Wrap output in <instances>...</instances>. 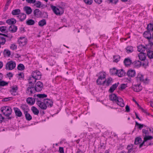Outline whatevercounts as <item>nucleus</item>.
<instances>
[{
  "label": "nucleus",
  "instance_id": "338daca9",
  "mask_svg": "<svg viewBox=\"0 0 153 153\" xmlns=\"http://www.w3.org/2000/svg\"><path fill=\"white\" fill-rule=\"evenodd\" d=\"M118 0H108V1L109 3H111L116 4Z\"/></svg>",
  "mask_w": 153,
  "mask_h": 153
},
{
  "label": "nucleus",
  "instance_id": "4be33fe9",
  "mask_svg": "<svg viewBox=\"0 0 153 153\" xmlns=\"http://www.w3.org/2000/svg\"><path fill=\"white\" fill-rule=\"evenodd\" d=\"M38 105L41 109L43 110H45L47 108L46 104L44 101L43 102H39Z\"/></svg>",
  "mask_w": 153,
  "mask_h": 153
},
{
  "label": "nucleus",
  "instance_id": "6ab92c4d",
  "mask_svg": "<svg viewBox=\"0 0 153 153\" xmlns=\"http://www.w3.org/2000/svg\"><path fill=\"white\" fill-rule=\"evenodd\" d=\"M17 30V27L14 25H11L8 28L9 31L11 33H15L16 31Z\"/></svg>",
  "mask_w": 153,
  "mask_h": 153
},
{
  "label": "nucleus",
  "instance_id": "b1692460",
  "mask_svg": "<svg viewBox=\"0 0 153 153\" xmlns=\"http://www.w3.org/2000/svg\"><path fill=\"white\" fill-rule=\"evenodd\" d=\"M24 10L26 12L27 14H30L32 12V10L31 7L28 6H25L24 7Z\"/></svg>",
  "mask_w": 153,
  "mask_h": 153
},
{
  "label": "nucleus",
  "instance_id": "1a4fd4ad",
  "mask_svg": "<svg viewBox=\"0 0 153 153\" xmlns=\"http://www.w3.org/2000/svg\"><path fill=\"white\" fill-rule=\"evenodd\" d=\"M18 87L16 85L13 86L11 87L10 92L12 95L15 96L17 94V91L18 90Z\"/></svg>",
  "mask_w": 153,
  "mask_h": 153
},
{
  "label": "nucleus",
  "instance_id": "9b49d317",
  "mask_svg": "<svg viewBox=\"0 0 153 153\" xmlns=\"http://www.w3.org/2000/svg\"><path fill=\"white\" fill-rule=\"evenodd\" d=\"M136 73L134 70L130 69L127 72V75L130 77H134Z\"/></svg>",
  "mask_w": 153,
  "mask_h": 153
},
{
  "label": "nucleus",
  "instance_id": "2f4dec72",
  "mask_svg": "<svg viewBox=\"0 0 153 153\" xmlns=\"http://www.w3.org/2000/svg\"><path fill=\"white\" fill-rule=\"evenodd\" d=\"M34 5L38 8L43 7L45 6L44 4H42L41 2L39 1H36V2L34 3Z\"/></svg>",
  "mask_w": 153,
  "mask_h": 153
},
{
  "label": "nucleus",
  "instance_id": "7ed1b4c3",
  "mask_svg": "<svg viewBox=\"0 0 153 153\" xmlns=\"http://www.w3.org/2000/svg\"><path fill=\"white\" fill-rule=\"evenodd\" d=\"M99 76L97 80V83L98 85H102L103 81L102 80L104 79L106 77L105 72H101L99 74Z\"/></svg>",
  "mask_w": 153,
  "mask_h": 153
},
{
  "label": "nucleus",
  "instance_id": "9d476101",
  "mask_svg": "<svg viewBox=\"0 0 153 153\" xmlns=\"http://www.w3.org/2000/svg\"><path fill=\"white\" fill-rule=\"evenodd\" d=\"M45 103L46 104L47 107H51L53 105V102L50 100L47 99L44 100Z\"/></svg>",
  "mask_w": 153,
  "mask_h": 153
},
{
  "label": "nucleus",
  "instance_id": "7c9ffc66",
  "mask_svg": "<svg viewBox=\"0 0 153 153\" xmlns=\"http://www.w3.org/2000/svg\"><path fill=\"white\" fill-rule=\"evenodd\" d=\"M21 12V10L19 9H16L13 10L11 12L13 15H18Z\"/></svg>",
  "mask_w": 153,
  "mask_h": 153
},
{
  "label": "nucleus",
  "instance_id": "680f3d73",
  "mask_svg": "<svg viewBox=\"0 0 153 153\" xmlns=\"http://www.w3.org/2000/svg\"><path fill=\"white\" fill-rule=\"evenodd\" d=\"M13 98L12 97H8L7 98H5L3 99L2 100L3 101H7L9 100H13Z\"/></svg>",
  "mask_w": 153,
  "mask_h": 153
},
{
  "label": "nucleus",
  "instance_id": "0eeeda50",
  "mask_svg": "<svg viewBox=\"0 0 153 153\" xmlns=\"http://www.w3.org/2000/svg\"><path fill=\"white\" fill-rule=\"evenodd\" d=\"M42 74L41 72L38 70H36L32 72L31 76L33 78H35V80H39L41 77Z\"/></svg>",
  "mask_w": 153,
  "mask_h": 153
},
{
  "label": "nucleus",
  "instance_id": "a878e982",
  "mask_svg": "<svg viewBox=\"0 0 153 153\" xmlns=\"http://www.w3.org/2000/svg\"><path fill=\"white\" fill-rule=\"evenodd\" d=\"M139 59L142 61L146 59L145 54L144 53H140L138 55Z\"/></svg>",
  "mask_w": 153,
  "mask_h": 153
},
{
  "label": "nucleus",
  "instance_id": "f8f14e48",
  "mask_svg": "<svg viewBox=\"0 0 153 153\" xmlns=\"http://www.w3.org/2000/svg\"><path fill=\"white\" fill-rule=\"evenodd\" d=\"M112 81V78H108L107 79H105V80L103 81L102 85H105L107 86H108L110 85Z\"/></svg>",
  "mask_w": 153,
  "mask_h": 153
},
{
  "label": "nucleus",
  "instance_id": "2eb2a0df",
  "mask_svg": "<svg viewBox=\"0 0 153 153\" xmlns=\"http://www.w3.org/2000/svg\"><path fill=\"white\" fill-rule=\"evenodd\" d=\"M119 97L114 94H112L109 95L110 100L116 102L117 101L118 98Z\"/></svg>",
  "mask_w": 153,
  "mask_h": 153
},
{
  "label": "nucleus",
  "instance_id": "393cba45",
  "mask_svg": "<svg viewBox=\"0 0 153 153\" xmlns=\"http://www.w3.org/2000/svg\"><path fill=\"white\" fill-rule=\"evenodd\" d=\"M119 83L117 84L115 83L112 85L110 87L109 90V91L110 93H112L114 90L117 88L118 86Z\"/></svg>",
  "mask_w": 153,
  "mask_h": 153
},
{
  "label": "nucleus",
  "instance_id": "052dcab7",
  "mask_svg": "<svg viewBox=\"0 0 153 153\" xmlns=\"http://www.w3.org/2000/svg\"><path fill=\"white\" fill-rule=\"evenodd\" d=\"M26 2L30 4H33L36 2V0H26Z\"/></svg>",
  "mask_w": 153,
  "mask_h": 153
},
{
  "label": "nucleus",
  "instance_id": "e433bc0d",
  "mask_svg": "<svg viewBox=\"0 0 153 153\" xmlns=\"http://www.w3.org/2000/svg\"><path fill=\"white\" fill-rule=\"evenodd\" d=\"M118 70H117L115 68H113L112 69H111L110 70V72L111 75H117Z\"/></svg>",
  "mask_w": 153,
  "mask_h": 153
},
{
  "label": "nucleus",
  "instance_id": "f704fd0d",
  "mask_svg": "<svg viewBox=\"0 0 153 153\" xmlns=\"http://www.w3.org/2000/svg\"><path fill=\"white\" fill-rule=\"evenodd\" d=\"M24 114H25V118L27 120L30 121L32 119V117L28 113V112H25Z\"/></svg>",
  "mask_w": 153,
  "mask_h": 153
},
{
  "label": "nucleus",
  "instance_id": "09e8293b",
  "mask_svg": "<svg viewBox=\"0 0 153 153\" xmlns=\"http://www.w3.org/2000/svg\"><path fill=\"white\" fill-rule=\"evenodd\" d=\"M136 148V147H135L134 145L131 144L128 145L127 149L128 150L135 149Z\"/></svg>",
  "mask_w": 153,
  "mask_h": 153
},
{
  "label": "nucleus",
  "instance_id": "3c124183",
  "mask_svg": "<svg viewBox=\"0 0 153 153\" xmlns=\"http://www.w3.org/2000/svg\"><path fill=\"white\" fill-rule=\"evenodd\" d=\"M36 97H39L40 99L43 98L47 97V95L45 94H39L36 95Z\"/></svg>",
  "mask_w": 153,
  "mask_h": 153
},
{
  "label": "nucleus",
  "instance_id": "4d7b16f0",
  "mask_svg": "<svg viewBox=\"0 0 153 153\" xmlns=\"http://www.w3.org/2000/svg\"><path fill=\"white\" fill-rule=\"evenodd\" d=\"M34 99H35V101L36 100V104L38 105V103H39V102H42L41 100V99H40L39 98V97H36V95L35 94L34 95Z\"/></svg>",
  "mask_w": 153,
  "mask_h": 153
},
{
  "label": "nucleus",
  "instance_id": "c756f323",
  "mask_svg": "<svg viewBox=\"0 0 153 153\" xmlns=\"http://www.w3.org/2000/svg\"><path fill=\"white\" fill-rule=\"evenodd\" d=\"M31 110L32 111L34 114L38 115L39 113V110L34 106H32L31 108Z\"/></svg>",
  "mask_w": 153,
  "mask_h": 153
},
{
  "label": "nucleus",
  "instance_id": "6e6552de",
  "mask_svg": "<svg viewBox=\"0 0 153 153\" xmlns=\"http://www.w3.org/2000/svg\"><path fill=\"white\" fill-rule=\"evenodd\" d=\"M18 42L20 45L24 46L26 44L27 40L25 37H20L18 40Z\"/></svg>",
  "mask_w": 153,
  "mask_h": 153
},
{
  "label": "nucleus",
  "instance_id": "c85d7f7f",
  "mask_svg": "<svg viewBox=\"0 0 153 153\" xmlns=\"http://www.w3.org/2000/svg\"><path fill=\"white\" fill-rule=\"evenodd\" d=\"M131 61L128 58H126L124 61V64L126 66L129 65L131 63Z\"/></svg>",
  "mask_w": 153,
  "mask_h": 153
},
{
  "label": "nucleus",
  "instance_id": "8fccbe9b",
  "mask_svg": "<svg viewBox=\"0 0 153 153\" xmlns=\"http://www.w3.org/2000/svg\"><path fill=\"white\" fill-rule=\"evenodd\" d=\"M6 42V39L3 37L0 36V44L4 45Z\"/></svg>",
  "mask_w": 153,
  "mask_h": 153
},
{
  "label": "nucleus",
  "instance_id": "79ce46f5",
  "mask_svg": "<svg viewBox=\"0 0 153 153\" xmlns=\"http://www.w3.org/2000/svg\"><path fill=\"white\" fill-rule=\"evenodd\" d=\"M147 55L148 57L150 59L153 58V51H148Z\"/></svg>",
  "mask_w": 153,
  "mask_h": 153
},
{
  "label": "nucleus",
  "instance_id": "f3484780",
  "mask_svg": "<svg viewBox=\"0 0 153 153\" xmlns=\"http://www.w3.org/2000/svg\"><path fill=\"white\" fill-rule=\"evenodd\" d=\"M26 102L27 103L30 105H33L35 102V99H34V98L29 97L27 98L26 99Z\"/></svg>",
  "mask_w": 153,
  "mask_h": 153
},
{
  "label": "nucleus",
  "instance_id": "58836bf2",
  "mask_svg": "<svg viewBox=\"0 0 153 153\" xmlns=\"http://www.w3.org/2000/svg\"><path fill=\"white\" fill-rule=\"evenodd\" d=\"M126 52L128 53H130L132 52L133 51V48L132 46H128L126 48Z\"/></svg>",
  "mask_w": 153,
  "mask_h": 153
},
{
  "label": "nucleus",
  "instance_id": "0e129e2a",
  "mask_svg": "<svg viewBox=\"0 0 153 153\" xmlns=\"http://www.w3.org/2000/svg\"><path fill=\"white\" fill-rule=\"evenodd\" d=\"M18 76L19 77V79H20V78H23L24 77V74L23 73H21L19 74L18 75Z\"/></svg>",
  "mask_w": 153,
  "mask_h": 153
},
{
  "label": "nucleus",
  "instance_id": "a19ab883",
  "mask_svg": "<svg viewBox=\"0 0 153 153\" xmlns=\"http://www.w3.org/2000/svg\"><path fill=\"white\" fill-rule=\"evenodd\" d=\"M3 54L5 56L9 57L10 55V52L9 50L5 49L4 51Z\"/></svg>",
  "mask_w": 153,
  "mask_h": 153
},
{
  "label": "nucleus",
  "instance_id": "473e14b6",
  "mask_svg": "<svg viewBox=\"0 0 153 153\" xmlns=\"http://www.w3.org/2000/svg\"><path fill=\"white\" fill-rule=\"evenodd\" d=\"M35 79V78H33L32 76L31 77H30L28 79V80H29V84L31 85H33V84L36 82V80Z\"/></svg>",
  "mask_w": 153,
  "mask_h": 153
},
{
  "label": "nucleus",
  "instance_id": "5701e85b",
  "mask_svg": "<svg viewBox=\"0 0 153 153\" xmlns=\"http://www.w3.org/2000/svg\"><path fill=\"white\" fill-rule=\"evenodd\" d=\"M16 22V20L14 18H11L7 20L6 23L9 25H13Z\"/></svg>",
  "mask_w": 153,
  "mask_h": 153
},
{
  "label": "nucleus",
  "instance_id": "4468645a",
  "mask_svg": "<svg viewBox=\"0 0 153 153\" xmlns=\"http://www.w3.org/2000/svg\"><path fill=\"white\" fill-rule=\"evenodd\" d=\"M13 110L16 115L18 117H20L22 116V113L20 110L17 107H14Z\"/></svg>",
  "mask_w": 153,
  "mask_h": 153
},
{
  "label": "nucleus",
  "instance_id": "6e6d98bb",
  "mask_svg": "<svg viewBox=\"0 0 153 153\" xmlns=\"http://www.w3.org/2000/svg\"><path fill=\"white\" fill-rule=\"evenodd\" d=\"M153 137L151 136H146L144 138V139L145 140V141H146L148 140H150L153 138Z\"/></svg>",
  "mask_w": 153,
  "mask_h": 153
},
{
  "label": "nucleus",
  "instance_id": "864d4df0",
  "mask_svg": "<svg viewBox=\"0 0 153 153\" xmlns=\"http://www.w3.org/2000/svg\"><path fill=\"white\" fill-rule=\"evenodd\" d=\"M134 65L136 66L140 67L141 66V64L140 61L139 60L135 61L134 62Z\"/></svg>",
  "mask_w": 153,
  "mask_h": 153
},
{
  "label": "nucleus",
  "instance_id": "aec40b11",
  "mask_svg": "<svg viewBox=\"0 0 153 153\" xmlns=\"http://www.w3.org/2000/svg\"><path fill=\"white\" fill-rule=\"evenodd\" d=\"M126 72L123 69H121L120 70H118L117 75L119 77H122L124 76Z\"/></svg>",
  "mask_w": 153,
  "mask_h": 153
},
{
  "label": "nucleus",
  "instance_id": "e2e57ef3",
  "mask_svg": "<svg viewBox=\"0 0 153 153\" xmlns=\"http://www.w3.org/2000/svg\"><path fill=\"white\" fill-rule=\"evenodd\" d=\"M10 48L12 50H14L16 49L17 46L16 45L14 44H13L11 45V46H10Z\"/></svg>",
  "mask_w": 153,
  "mask_h": 153
},
{
  "label": "nucleus",
  "instance_id": "37998d69",
  "mask_svg": "<svg viewBox=\"0 0 153 153\" xmlns=\"http://www.w3.org/2000/svg\"><path fill=\"white\" fill-rule=\"evenodd\" d=\"M147 31L150 32L151 30L153 31V24L151 23L147 25Z\"/></svg>",
  "mask_w": 153,
  "mask_h": 153
},
{
  "label": "nucleus",
  "instance_id": "20e7f679",
  "mask_svg": "<svg viewBox=\"0 0 153 153\" xmlns=\"http://www.w3.org/2000/svg\"><path fill=\"white\" fill-rule=\"evenodd\" d=\"M16 65V64L15 62L11 60L6 63L5 69L7 70H11L15 68Z\"/></svg>",
  "mask_w": 153,
  "mask_h": 153
},
{
  "label": "nucleus",
  "instance_id": "f03ea898",
  "mask_svg": "<svg viewBox=\"0 0 153 153\" xmlns=\"http://www.w3.org/2000/svg\"><path fill=\"white\" fill-rule=\"evenodd\" d=\"M53 12L56 15H60L64 12L63 8L60 7H56L53 5L51 6Z\"/></svg>",
  "mask_w": 153,
  "mask_h": 153
},
{
  "label": "nucleus",
  "instance_id": "ddd939ff",
  "mask_svg": "<svg viewBox=\"0 0 153 153\" xmlns=\"http://www.w3.org/2000/svg\"><path fill=\"white\" fill-rule=\"evenodd\" d=\"M132 88L134 91L137 92H139L142 89L140 84L135 85L133 86Z\"/></svg>",
  "mask_w": 153,
  "mask_h": 153
},
{
  "label": "nucleus",
  "instance_id": "603ef678",
  "mask_svg": "<svg viewBox=\"0 0 153 153\" xmlns=\"http://www.w3.org/2000/svg\"><path fill=\"white\" fill-rule=\"evenodd\" d=\"M17 69L19 70L22 71L25 69V66L23 64H20L17 67Z\"/></svg>",
  "mask_w": 153,
  "mask_h": 153
},
{
  "label": "nucleus",
  "instance_id": "4c0bfd02",
  "mask_svg": "<svg viewBox=\"0 0 153 153\" xmlns=\"http://www.w3.org/2000/svg\"><path fill=\"white\" fill-rule=\"evenodd\" d=\"M46 24V21L45 19H43L40 21L38 22L39 26L42 27L45 25Z\"/></svg>",
  "mask_w": 153,
  "mask_h": 153
},
{
  "label": "nucleus",
  "instance_id": "774afa93",
  "mask_svg": "<svg viewBox=\"0 0 153 153\" xmlns=\"http://www.w3.org/2000/svg\"><path fill=\"white\" fill-rule=\"evenodd\" d=\"M59 151L60 153H64L63 148L61 147H59Z\"/></svg>",
  "mask_w": 153,
  "mask_h": 153
},
{
  "label": "nucleus",
  "instance_id": "cd10ccee",
  "mask_svg": "<svg viewBox=\"0 0 153 153\" xmlns=\"http://www.w3.org/2000/svg\"><path fill=\"white\" fill-rule=\"evenodd\" d=\"M146 50V48L142 45L138 46L137 47V50L138 51L140 52V53H143Z\"/></svg>",
  "mask_w": 153,
  "mask_h": 153
},
{
  "label": "nucleus",
  "instance_id": "de8ad7c7",
  "mask_svg": "<svg viewBox=\"0 0 153 153\" xmlns=\"http://www.w3.org/2000/svg\"><path fill=\"white\" fill-rule=\"evenodd\" d=\"M7 27L6 26H1L0 27V31L2 32L6 33L8 32V31L6 30Z\"/></svg>",
  "mask_w": 153,
  "mask_h": 153
},
{
  "label": "nucleus",
  "instance_id": "423d86ee",
  "mask_svg": "<svg viewBox=\"0 0 153 153\" xmlns=\"http://www.w3.org/2000/svg\"><path fill=\"white\" fill-rule=\"evenodd\" d=\"M43 87V83L40 81H38L35 84L34 88L35 91L40 92L42 90Z\"/></svg>",
  "mask_w": 153,
  "mask_h": 153
},
{
  "label": "nucleus",
  "instance_id": "13d9d810",
  "mask_svg": "<svg viewBox=\"0 0 153 153\" xmlns=\"http://www.w3.org/2000/svg\"><path fill=\"white\" fill-rule=\"evenodd\" d=\"M85 3L88 5L91 4L93 2L92 0H83Z\"/></svg>",
  "mask_w": 153,
  "mask_h": 153
},
{
  "label": "nucleus",
  "instance_id": "5fc2aeb1",
  "mask_svg": "<svg viewBox=\"0 0 153 153\" xmlns=\"http://www.w3.org/2000/svg\"><path fill=\"white\" fill-rule=\"evenodd\" d=\"M137 79L140 81H143V75L140 74L137 77Z\"/></svg>",
  "mask_w": 153,
  "mask_h": 153
},
{
  "label": "nucleus",
  "instance_id": "39448f33",
  "mask_svg": "<svg viewBox=\"0 0 153 153\" xmlns=\"http://www.w3.org/2000/svg\"><path fill=\"white\" fill-rule=\"evenodd\" d=\"M35 91L34 85H29L26 89V93L29 96H31L32 95V94L35 92Z\"/></svg>",
  "mask_w": 153,
  "mask_h": 153
},
{
  "label": "nucleus",
  "instance_id": "a18cd8bd",
  "mask_svg": "<svg viewBox=\"0 0 153 153\" xmlns=\"http://www.w3.org/2000/svg\"><path fill=\"white\" fill-rule=\"evenodd\" d=\"M113 59H114L113 62H117L120 60V56L119 55H118L114 56H113Z\"/></svg>",
  "mask_w": 153,
  "mask_h": 153
},
{
  "label": "nucleus",
  "instance_id": "f257e3e1",
  "mask_svg": "<svg viewBox=\"0 0 153 153\" xmlns=\"http://www.w3.org/2000/svg\"><path fill=\"white\" fill-rule=\"evenodd\" d=\"M1 110L3 114L7 117H9L11 114L12 112L11 108L7 106L2 107Z\"/></svg>",
  "mask_w": 153,
  "mask_h": 153
},
{
  "label": "nucleus",
  "instance_id": "c9c22d12",
  "mask_svg": "<svg viewBox=\"0 0 153 153\" xmlns=\"http://www.w3.org/2000/svg\"><path fill=\"white\" fill-rule=\"evenodd\" d=\"M21 108L23 111L24 113H25V112H28L27 110H28V106L26 105L22 104L21 106Z\"/></svg>",
  "mask_w": 153,
  "mask_h": 153
},
{
  "label": "nucleus",
  "instance_id": "412c9836",
  "mask_svg": "<svg viewBox=\"0 0 153 153\" xmlns=\"http://www.w3.org/2000/svg\"><path fill=\"white\" fill-rule=\"evenodd\" d=\"M17 17L19 19L20 21L22 22L25 19L26 15L24 13H20V14L17 16Z\"/></svg>",
  "mask_w": 153,
  "mask_h": 153
},
{
  "label": "nucleus",
  "instance_id": "72a5a7b5",
  "mask_svg": "<svg viewBox=\"0 0 153 153\" xmlns=\"http://www.w3.org/2000/svg\"><path fill=\"white\" fill-rule=\"evenodd\" d=\"M35 23L34 20L32 19H29L26 21V24L28 25H33Z\"/></svg>",
  "mask_w": 153,
  "mask_h": 153
},
{
  "label": "nucleus",
  "instance_id": "a211bd4d",
  "mask_svg": "<svg viewBox=\"0 0 153 153\" xmlns=\"http://www.w3.org/2000/svg\"><path fill=\"white\" fill-rule=\"evenodd\" d=\"M144 37L149 40V42L151 40V33L149 31H146L143 33Z\"/></svg>",
  "mask_w": 153,
  "mask_h": 153
},
{
  "label": "nucleus",
  "instance_id": "c03bdc74",
  "mask_svg": "<svg viewBox=\"0 0 153 153\" xmlns=\"http://www.w3.org/2000/svg\"><path fill=\"white\" fill-rule=\"evenodd\" d=\"M142 140V139L140 137H136L135 140L134 141V144L137 145L139 144Z\"/></svg>",
  "mask_w": 153,
  "mask_h": 153
},
{
  "label": "nucleus",
  "instance_id": "ea45409f",
  "mask_svg": "<svg viewBox=\"0 0 153 153\" xmlns=\"http://www.w3.org/2000/svg\"><path fill=\"white\" fill-rule=\"evenodd\" d=\"M8 85V82L4 81H1L0 79V87L7 86Z\"/></svg>",
  "mask_w": 153,
  "mask_h": 153
},
{
  "label": "nucleus",
  "instance_id": "bb28decb",
  "mask_svg": "<svg viewBox=\"0 0 153 153\" xmlns=\"http://www.w3.org/2000/svg\"><path fill=\"white\" fill-rule=\"evenodd\" d=\"M33 13L35 16L38 17L41 15L42 12L39 9H36L34 10Z\"/></svg>",
  "mask_w": 153,
  "mask_h": 153
},
{
  "label": "nucleus",
  "instance_id": "49530a36",
  "mask_svg": "<svg viewBox=\"0 0 153 153\" xmlns=\"http://www.w3.org/2000/svg\"><path fill=\"white\" fill-rule=\"evenodd\" d=\"M135 126H138L137 128L140 130H141L144 126L146 127V126L144 124H140L137 121L135 122Z\"/></svg>",
  "mask_w": 153,
  "mask_h": 153
},
{
  "label": "nucleus",
  "instance_id": "69168bd1",
  "mask_svg": "<svg viewBox=\"0 0 153 153\" xmlns=\"http://www.w3.org/2000/svg\"><path fill=\"white\" fill-rule=\"evenodd\" d=\"M126 85L125 84H122L121 86L120 87V89L121 90H123L126 87Z\"/></svg>",
  "mask_w": 153,
  "mask_h": 153
},
{
  "label": "nucleus",
  "instance_id": "dca6fc26",
  "mask_svg": "<svg viewBox=\"0 0 153 153\" xmlns=\"http://www.w3.org/2000/svg\"><path fill=\"white\" fill-rule=\"evenodd\" d=\"M117 105L121 107H123L124 106V104L123 99L120 97L118 98L117 101L116 102Z\"/></svg>",
  "mask_w": 153,
  "mask_h": 153
},
{
  "label": "nucleus",
  "instance_id": "bf43d9fd",
  "mask_svg": "<svg viewBox=\"0 0 153 153\" xmlns=\"http://www.w3.org/2000/svg\"><path fill=\"white\" fill-rule=\"evenodd\" d=\"M142 133L143 134V135L145 136L149 134V133L148 130H146L145 129H143L142 130Z\"/></svg>",
  "mask_w": 153,
  "mask_h": 153
}]
</instances>
